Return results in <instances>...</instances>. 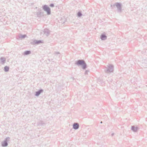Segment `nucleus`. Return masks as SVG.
Segmentation results:
<instances>
[{
  "label": "nucleus",
  "mask_w": 147,
  "mask_h": 147,
  "mask_svg": "<svg viewBox=\"0 0 147 147\" xmlns=\"http://www.w3.org/2000/svg\"><path fill=\"white\" fill-rule=\"evenodd\" d=\"M113 135H114V134L113 133L112 134V136H113Z\"/></svg>",
  "instance_id": "obj_23"
},
{
  "label": "nucleus",
  "mask_w": 147,
  "mask_h": 147,
  "mask_svg": "<svg viewBox=\"0 0 147 147\" xmlns=\"http://www.w3.org/2000/svg\"><path fill=\"white\" fill-rule=\"evenodd\" d=\"M75 64L78 66H81L82 68L85 69L86 68L87 65L84 61L82 60H78L75 61Z\"/></svg>",
  "instance_id": "obj_1"
},
{
  "label": "nucleus",
  "mask_w": 147,
  "mask_h": 147,
  "mask_svg": "<svg viewBox=\"0 0 147 147\" xmlns=\"http://www.w3.org/2000/svg\"><path fill=\"white\" fill-rule=\"evenodd\" d=\"M43 9L46 12L47 15H50L51 14V10L50 8L47 5H45L42 6Z\"/></svg>",
  "instance_id": "obj_3"
},
{
  "label": "nucleus",
  "mask_w": 147,
  "mask_h": 147,
  "mask_svg": "<svg viewBox=\"0 0 147 147\" xmlns=\"http://www.w3.org/2000/svg\"><path fill=\"white\" fill-rule=\"evenodd\" d=\"M89 72V71L88 70H86L85 72V74H88V73Z\"/></svg>",
  "instance_id": "obj_20"
},
{
  "label": "nucleus",
  "mask_w": 147,
  "mask_h": 147,
  "mask_svg": "<svg viewBox=\"0 0 147 147\" xmlns=\"http://www.w3.org/2000/svg\"><path fill=\"white\" fill-rule=\"evenodd\" d=\"M40 15H42V16H43V13L42 12V13Z\"/></svg>",
  "instance_id": "obj_21"
},
{
  "label": "nucleus",
  "mask_w": 147,
  "mask_h": 147,
  "mask_svg": "<svg viewBox=\"0 0 147 147\" xmlns=\"http://www.w3.org/2000/svg\"><path fill=\"white\" fill-rule=\"evenodd\" d=\"M10 138L9 137L6 138L5 140L2 142V146L3 147H6L8 146V144L7 142L9 140Z\"/></svg>",
  "instance_id": "obj_4"
},
{
  "label": "nucleus",
  "mask_w": 147,
  "mask_h": 147,
  "mask_svg": "<svg viewBox=\"0 0 147 147\" xmlns=\"http://www.w3.org/2000/svg\"><path fill=\"white\" fill-rule=\"evenodd\" d=\"M100 123H102V121H101V122H100Z\"/></svg>",
  "instance_id": "obj_24"
},
{
  "label": "nucleus",
  "mask_w": 147,
  "mask_h": 147,
  "mask_svg": "<svg viewBox=\"0 0 147 147\" xmlns=\"http://www.w3.org/2000/svg\"><path fill=\"white\" fill-rule=\"evenodd\" d=\"M59 52H57V54H59Z\"/></svg>",
  "instance_id": "obj_22"
},
{
  "label": "nucleus",
  "mask_w": 147,
  "mask_h": 147,
  "mask_svg": "<svg viewBox=\"0 0 147 147\" xmlns=\"http://www.w3.org/2000/svg\"><path fill=\"white\" fill-rule=\"evenodd\" d=\"M107 36L104 34H102L100 36V38L102 40H105L107 39Z\"/></svg>",
  "instance_id": "obj_11"
},
{
  "label": "nucleus",
  "mask_w": 147,
  "mask_h": 147,
  "mask_svg": "<svg viewBox=\"0 0 147 147\" xmlns=\"http://www.w3.org/2000/svg\"><path fill=\"white\" fill-rule=\"evenodd\" d=\"M107 81H109V82H112V80L111 79H111H109V78H108Z\"/></svg>",
  "instance_id": "obj_19"
},
{
  "label": "nucleus",
  "mask_w": 147,
  "mask_h": 147,
  "mask_svg": "<svg viewBox=\"0 0 147 147\" xmlns=\"http://www.w3.org/2000/svg\"><path fill=\"white\" fill-rule=\"evenodd\" d=\"M31 53V52L30 51H25L24 53V54L25 55H27L30 54Z\"/></svg>",
  "instance_id": "obj_13"
},
{
  "label": "nucleus",
  "mask_w": 147,
  "mask_h": 147,
  "mask_svg": "<svg viewBox=\"0 0 147 147\" xmlns=\"http://www.w3.org/2000/svg\"><path fill=\"white\" fill-rule=\"evenodd\" d=\"M138 129V127H135L134 126H132L131 127V129L134 132H136Z\"/></svg>",
  "instance_id": "obj_12"
},
{
  "label": "nucleus",
  "mask_w": 147,
  "mask_h": 147,
  "mask_svg": "<svg viewBox=\"0 0 147 147\" xmlns=\"http://www.w3.org/2000/svg\"><path fill=\"white\" fill-rule=\"evenodd\" d=\"M73 128L75 129H78L79 127L78 123H74L73 124Z\"/></svg>",
  "instance_id": "obj_8"
},
{
  "label": "nucleus",
  "mask_w": 147,
  "mask_h": 147,
  "mask_svg": "<svg viewBox=\"0 0 147 147\" xmlns=\"http://www.w3.org/2000/svg\"><path fill=\"white\" fill-rule=\"evenodd\" d=\"M44 32V35L47 36L49 34L50 31L49 30L47 29H45L43 31Z\"/></svg>",
  "instance_id": "obj_5"
},
{
  "label": "nucleus",
  "mask_w": 147,
  "mask_h": 147,
  "mask_svg": "<svg viewBox=\"0 0 147 147\" xmlns=\"http://www.w3.org/2000/svg\"><path fill=\"white\" fill-rule=\"evenodd\" d=\"M42 13V12H38L37 13V15L38 17H41L42 15H40Z\"/></svg>",
  "instance_id": "obj_16"
},
{
  "label": "nucleus",
  "mask_w": 147,
  "mask_h": 147,
  "mask_svg": "<svg viewBox=\"0 0 147 147\" xmlns=\"http://www.w3.org/2000/svg\"><path fill=\"white\" fill-rule=\"evenodd\" d=\"M43 91V90L42 89L39 90L38 91L36 92L35 96H38Z\"/></svg>",
  "instance_id": "obj_7"
},
{
  "label": "nucleus",
  "mask_w": 147,
  "mask_h": 147,
  "mask_svg": "<svg viewBox=\"0 0 147 147\" xmlns=\"http://www.w3.org/2000/svg\"><path fill=\"white\" fill-rule=\"evenodd\" d=\"M82 15L81 12L80 11H78L77 13V16L78 17H81Z\"/></svg>",
  "instance_id": "obj_15"
},
{
  "label": "nucleus",
  "mask_w": 147,
  "mask_h": 147,
  "mask_svg": "<svg viewBox=\"0 0 147 147\" xmlns=\"http://www.w3.org/2000/svg\"><path fill=\"white\" fill-rule=\"evenodd\" d=\"M33 43L34 44H36L38 45L41 43L42 42V40H34L33 42Z\"/></svg>",
  "instance_id": "obj_9"
},
{
  "label": "nucleus",
  "mask_w": 147,
  "mask_h": 147,
  "mask_svg": "<svg viewBox=\"0 0 147 147\" xmlns=\"http://www.w3.org/2000/svg\"><path fill=\"white\" fill-rule=\"evenodd\" d=\"M26 36L25 34L21 35L20 36V37L22 38H24L26 37Z\"/></svg>",
  "instance_id": "obj_17"
},
{
  "label": "nucleus",
  "mask_w": 147,
  "mask_h": 147,
  "mask_svg": "<svg viewBox=\"0 0 147 147\" xmlns=\"http://www.w3.org/2000/svg\"><path fill=\"white\" fill-rule=\"evenodd\" d=\"M116 6L117 8L118 11L120 12L121 9V4L118 3H117L116 4Z\"/></svg>",
  "instance_id": "obj_6"
},
{
  "label": "nucleus",
  "mask_w": 147,
  "mask_h": 147,
  "mask_svg": "<svg viewBox=\"0 0 147 147\" xmlns=\"http://www.w3.org/2000/svg\"><path fill=\"white\" fill-rule=\"evenodd\" d=\"M114 70L113 66L111 64H109L107 65V67L105 69V72L107 74H109L113 72Z\"/></svg>",
  "instance_id": "obj_2"
},
{
  "label": "nucleus",
  "mask_w": 147,
  "mask_h": 147,
  "mask_svg": "<svg viewBox=\"0 0 147 147\" xmlns=\"http://www.w3.org/2000/svg\"><path fill=\"white\" fill-rule=\"evenodd\" d=\"M50 7H53L54 6V4L53 3H51V4L49 5Z\"/></svg>",
  "instance_id": "obj_18"
},
{
  "label": "nucleus",
  "mask_w": 147,
  "mask_h": 147,
  "mask_svg": "<svg viewBox=\"0 0 147 147\" xmlns=\"http://www.w3.org/2000/svg\"><path fill=\"white\" fill-rule=\"evenodd\" d=\"M4 69L5 71L7 72L9 70V68L7 66H5L4 67Z\"/></svg>",
  "instance_id": "obj_14"
},
{
  "label": "nucleus",
  "mask_w": 147,
  "mask_h": 147,
  "mask_svg": "<svg viewBox=\"0 0 147 147\" xmlns=\"http://www.w3.org/2000/svg\"><path fill=\"white\" fill-rule=\"evenodd\" d=\"M0 61H1V63L3 64L5 62L6 59L4 57H1L0 58Z\"/></svg>",
  "instance_id": "obj_10"
}]
</instances>
